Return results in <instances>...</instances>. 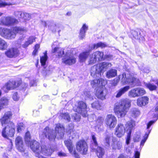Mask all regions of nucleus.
Wrapping results in <instances>:
<instances>
[{"label": "nucleus", "mask_w": 158, "mask_h": 158, "mask_svg": "<svg viewBox=\"0 0 158 158\" xmlns=\"http://www.w3.org/2000/svg\"><path fill=\"white\" fill-rule=\"evenodd\" d=\"M12 114L10 111L6 112L3 116L0 119L2 126L4 127L2 131V135L4 138L8 139L9 137L13 136L15 132V126L13 123L10 121Z\"/></svg>", "instance_id": "1"}, {"label": "nucleus", "mask_w": 158, "mask_h": 158, "mask_svg": "<svg viewBox=\"0 0 158 158\" xmlns=\"http://www.w3.org/2000/svg\"><path fill=\"white\" fill-rule=\"evenodd\" d=\"M54 131L49 127H46L44 129L43 133L50 141L54 142L56 136L58 139L63 138L64 132V127L62 125L57 124L55 127L56 135L55 134Z\"/></svg>", "instance_id": "2"}, {"label": "nucleus", "mask_w": 158, "mask_h": 158, "mask_svg": "<svg viewBox=\"0 0 158 158\" xmlns=\"http://www.w3.org/2000/svg\"><path fill=\"white\" fill-rule=\"evenodd\" d=\"M131 101L127 98L121 100L114 105V110L118 118L124 117L131 107Z\"/></svg>", "instance_id": "3"}, {"label": "nucleus", "mask_w": 158, "mask_h": 158, "mask_svg": "<svg viewBox=\"0 0 158 158\" xmlns=\"http://www.w3.org/2000/svg\"><path fill=\"white\" fill-rule=\"evenodd\" d=\"M27 31V28L23 27H15L12 30L0 27V35L6 39H10L15 38L16 34H22Z\"/></svg>", "instance_id": "4"}, {"label": "nucleus", "mask_w": 158, "mask_h": 158, "mask_svg": "<svg viewBox=\"0 0 158 158\" xmlns=\"http://www.w3.org/2000/svg\"><path fill=\"white\" fill-rule=\"evenodd\" d=\"M118 78L119 79H121L123 83L129 84L132 87L138 85L139 83V79L135 78L130 74L124 73L120 75Z\"/></svg>", "instance_id": "5"}, {"label": "nucleus", "mask_w": 158, "mask_h": 158, "mask_svg": "<svg viewBox=\"0 0 158 158\" xmlns=\"http://www.w3.org/2000/svg\"><path fill=\"white\" fill-rule=\"evenodd\" d=\"M93 142L91 145V148L93 152H96L97 156L99 158H102L104 154V150L101 147H98L96 141V137L94 135H92Z\"/></svg>", "instance_id": "6"}, {"label": "nucleus", "mask_w": 158, "mask_h": 158, "mask_svg": "<svg viewBox=\"0 0 158 158\" xmlns=\"http://www.w3.org/2000/svg\"><path fill=\"white\" fill-rule=\"evenodd\" d=\"M86 109V105L82 101L78 102L73 108L75 111L80 114L84 117H86L88 115Z\"/></svg>", "instance_id": "7"}, {"label": "nucleus", "mask_w": 158, "mask_h": 158, "mask_svg": "<svg viewBox=\"0 0 158 158\" xmlns=\"http://www.w3.org/2000/svg\"><path fill=\"white\" fill-rule=\"evenodd\" d=\"M76 61V58L71 50H68L62 59V62L65 64L71 65Z\"/></svg>", "instance_id": "8"}, {"label": "nucleus", "mask_w": 158, "mask_h": 158, "mask_svg": "<svg viewBox=\"0 0 158 158\" xmlns=\"http://www.w3.org/2000/svg\"><path fill=\"white\" fill-rule=\"evenodd\" d=\"M105 123L110 129H113L115 127L117 122L116 117L112 114L107 115L105 119Z\"/></svg>", "instance_id": "9"}, {"label": "nucleus", "mask_w": 158, "mask_h": 158, "mask_svg": "<svg viewBox=\"0 0 158 158\" xmlns=\"http://www.w3.org/2000/svg\"><path fill=\"white\" fill-rule=\"evenodd\" d=\"M146 93L144 89L142 88L137 87L131 89L128 93L129 96L135 98L143 95Z\"/></svg>", "instance_id": "10"}, {"label": "nucleus", "mask_w": 158, "mask_h": 158, "mask_svg": "<svg viewBox=\"0 0 158 158\" xmlns=\"http://www.w3.org/2000/svg\"><path fill=\"white\" fill-rule=\"evenodd\" d=\"M76 146L77 150L81 153L83 155L86 154L88 148L85 141L80 140L76 143Z\"/></svg>", "instance_id": "11"}, {"label": "nucleus", "mask_w": 158, "mask_h": 158, "mask_svg": "<svg viewBox=\"0 0 158 158\" xmlns=\"http://www.w3.org/2000/svg\"><path fill=\"white\" fill-rule=\"evenodd\" d=\"M64 143L67 148L69 152L76 158H80L78 154L76 152L75 149H73V145L72 142L70 140H67L64 141Z\"/></svg>", "instance_id": "12"}, {"label": "nucleus", "mask_w": 158, "mask_h": 158, "mask_svg": "<svg viewBox=\"0 0 158 158\" xmlns=\"http://www.w3.org/2000/svg\"><path fill=\"white\" fill-rule=\"evenodd\" d=\"M15 143L16 147L19 151L21 152H24L25 147L21 137L18 136L16 138Z\"/></svg>", "instance_id": "13"}, {"label": "nucleus", "mask_w": 158, "mask_h": 158, "mask_svg": "<svg viewBox=\"0 0 158 158\" xmlns=\"http://www.w3.org/2000/svg\"><path fill=\"white\" fill-rule=\"evenodd\" d=\"M17 21V19L11 16L2 17L1 19V23L6 26L12 25Z\"/></svg>", "instance_id": "14"}, {"label": "nucleus", "mask_w": 158, "mask_h": 158, "mask_svg": "<svg viewBox=\"0 0 158 158\" xmlns=\"http://www.w3.org/2000/svg\"><path fill=\"white\" fill-rule=\"evenodd\" d=\"M102 72L101 71L100 67L98 65H94L91 68L90 74L94 78L100 77Z\"/></svg>", "instance_id": "15"}, {"label": "nucleus", "mask_w": 158, "mask_h": 158, "mask_svg": "<svg viewBox=\"0 0 158 158\" xmlns=\"http://www.w3.org/2000/svg\"><path fill=\"white\" fill-rule=\"evenodd\" d=\"M125 130L123 124L118 123L115 128V134L118 137H121L124 135Z\"/></svg>", "instance_id": "16"}, {"label": "nucleus", "mask_w": 158, "mask_h": 158, "mask_svg": "<svg viewBox=\"0 0 158 158\" xmlns=\"http://www.w3.org/2000/svg\"><path fill=\"white\" fill-rule=\"evenodd\" d=\"M41 150L40 152V155H42L49 156H50L54 152V150L48 147L45 145L42 146L40 147Z\"/></svg>", "instance_id": "17"}, {"label": "nucleus", "mask_w": 158, "mask_h": 158, "mask_svg": "<svg viewBox=\"0 0 158 158\" xmlns=\"http://www.w3.org/2000/svg\"><path fill=\"white\" fill-rule=\"evenodd\" d=\"M5 53L8 57L11 58L18 56L19 54V51L17 48H12L9 49Z\"/></svg>", "instance_id": "18"}, {"label": "nucleus", "mask_w": 158, "mask_h": 158, "mask_svg": "<svg viewBox=\"0 0 158 158\" xmlns=\"http://www.w3.org/2000/svg\"><path fill=\"white\" fill-rule=\"evenodd\" d=\"M131 32L133 37L135 39L142 40H144L143 36L141 35L142 31L140 30L139 29H137L136 30H132Z\"/></svg>", "instance_id": "19"}, {"label": "nucleus", "mask_w": 158, "mask_h": 158, "mask_svg": "<svg viewBox=\"0 0 158 158\" xmlns=\"http://www.w3.org/2000/svg\"><path fill=\"white\" fill-rule=\"evenodd\" d=\"M89 46L87 50L80 54L79 58L80 62H84L86 61L89 57L90 52L91 51H89Z\"/></svg>", "instance_id": "20"}, {"label": "nucleus", "mask_w": 158, "mask_h": 158, "mask_svg": "<svg viewBox=\"0 0 158 158\" xmlns=\"http://www.w3.org/2000/svg\"><path fill=\"white\" fill-rule=\"evenodd\" d=\"M149 98L147 97H143L139 98L137 101V104L138 106H145L148 103Z\"/></svg>", "instance_id": "21"}, {"label": "nucleus", "mask_w": 158, "mask_h": 158, "mask_svg": "<svg viewBox=\"0 0 158 158\" xmlns=\"http://www.w3.org/2000/svg\"><path fill=\"white\" fill-rule=\"evenodd\" d=\"M135 126V121L131 120L128 121L126 124V129L127 132L131 134L132 130Z\"/></svg>", "instance_id": "22"}, {"label": "nucleus", "mask_w": 158, "mask_h": 158, "mask_svg": "<svg viewBox=\"0 0 158 158\" xmlns=\"http://www.w3.org/2000/svg\"><path fill=\"white\" fill-rule=\"evenodd\" d=\"M13 81H9L2 88V89L5 92H6L10 89H15V86L14 84Z\"/></svg>", "instance_id": "23"}, {"label": "nucleus", "mask_w": 158, "mask_h": 158, "mask_svg": "<svg viewBox=\"0 0 158 158\" xmlns=\"http://www.w3.org/2000/svg\"><path fill=\"white\" fill-rule=\"evenodd\" d=\"M53 53H55L56 56L59 57H61L64 54V49L59 47H55L52 51Z\"/></svg>", "instance_id": "24"}, {"label": "nucleus", "mask_w": 158, "mask_h": 158, "mask_svg": "<svg viewBox=\"0 0 158 158\" xmlns=\"http://www.w3.org/2000/svg\"><path fill=\"white\" fill-rule=\"evenodd\" d=\"M89 51H92L95 48H103L107 46V45L104 43L101 42H98L96 44H94L89 45Z\"/></svg>", "instance_id": "25"}, {"label": "nucleus", "mask_w": 158, "mask_h": 158, "mask_svg": "<svg viewBox=\"0 0 158 158\" xmlns=\"http://www.w3.org/2000/svg\"><path fill=\"white\" fill-rule=\"evenodd\" d=\"M9 99L5 97H2L0 99V106L2 109L6 108L9 103Z\"/></svg>", "instance_id": "26"}, {"label": "nucleus", "mask_w": 158, "mask_h": 158, "mask_svg": "<svg viewBox=\"0 0 158 158\" xmlns=\"http://www.w3.org/2000/svg\"><path fill=\"white\" fill-rule=\"evenodd\" d=\"M96 95L98 98L103 100L105 98L106 94L104 92L103 88H99L96 91Z\"/></svg>", "instance_id": "27"}, {"label": "nucleus", "mask_w": 158, "mask_h": 158, "mask_svg": "<svg viewBox=\"0 0 158 158\" xmlns=\"http://www.w3.org/2000/svg\"><path fill=\"white\" fill-rule=\"evenodd\" d=\"M113 143L112 144V147L113 149L119 150L122 147V143L118 140H115V139L113 140Z\"/></svg>", "instance_id": "28"}, {"label": "nucleus", "mask_w": 158, "mask_h": 158, "mask_svg": "<svg viewBox=\"0 0 158 158\" xmlns=\"http://www.w3.org/2000/svg\"><path fill=\"white\" fill-rule=\"evenodd\" d=\"M88 29V26L85 24H84L80 30L79 37L81 39H83L85 36L86 31Z\"/></svg>", "instance_id": "29"}, {"label": "nucleus", "mask_w": 158, "mask_h": 158, "mask_svg": "<svg viewBox=\"0 0 158 158\" xmlns=\"http://www.w3.org/2000/svg\"><path fill=\"white\" fill-rule=\"evenodd\" d=\"M117 75V70L114 69H111L106 72V77L108 78H111L114 77Z\"/></svg>", "instance_id": "30"}, {"label": "nucleus", "mask_w": 158, "mask_h": 158, "mask_svg": "<svg viewBox=\"0 0 158 158\" xmlns=\"http://www.w3.org/2000/svg\"><path fill=\"white\" fill-rule=\"evenodd\" d=\"M130 88L129 86H127L121 88L117 92V93L116 96V98L120 97L123 94L127 91Z\"/></svg>", "instance_id": "31"}, {"label": "nucleus", "mask_w": 158, "mask_h": 158, "mask_svg": "<svg viewBox=\"0 0 158 158\" xmlns=\"http://www.w3.org/2000/svg\"><path fill=\"white\" fill-rule=\"evenodd\" d=\"M100 67L101 71L102 73L105 71L108 68L112 66L111 64L108 62H103L98 65Z\"/></svg>", "instance_id": "32"}, {"label": "nucleus", "mask_w": 158, "mask_h": 158, "mask_svg": "<svg viewBox=\"0 0 158 158\" xmlns=\"http://www.w3.org/2000/svg\"><path fill=\"white\" fill-rule=\"evenodd\" d=\"M93 55L96 57L98 61L103 60L104 53L103 52L96 51L93 52Z\"/></svg>", "instance_id": "33"}, {"label": "nucleus", "mask_w": 158, "mask_h": 158, "mask_svg": "<svg viewBox=\"0 0 158 158\" xmlns=\"http://www.w3.org/2000/svg\"><path fill=\"white\" fill-rule=\"evenodd\" d=\"M140 114V112L137 108H133L131 109V115L133 118H137Z\"/></svg>", "instance_id": "34"}, {"label": "nucleus", "mask_w": 158, "mask_h": 158, "mask_svg": "<svg viewBox=\"0 0 158 158\" xmlns=\"http://www.w3.org/2000/svg\"><path fill=\"white\" fill-rule=\"evenodd\" d=\"M35 37L33 36L30 37L28 40L26 41L24 44L23 45V47L26 48L30 44H32L35 41Z\"/></svg>", "instance_id": "35"}, {"label": "nucleus", "mask_w": 158, "mask_h": 158, "mask_svg": "<svg viewBox=\"0 0 158 158\" xmlns=\"http://www.w3.org/2000/svg\"><path fill=\"white\" fill-rule=\"evenodd\" d=\"M92 107L98 110L101 109V103L98 101H96L91 104Z\"/></svg>", "instance_id": "36"}, {"label": "nucleus", "mask_w": 158, "mask_h": 158, "mask_svg": "<svg viewBox=\"0 0 158 158\" xmlns=\"http://www.w3.org/2000/svg\"><path fill=\"white\" fill-rule=\"evenodd\" d=\"M104 119V118L102 117H98L96 122L98 124L97 126L96 127V129L98 128V129L100 128V130L102 129V128L100 127L101 126V125L103 123Z\"/></svg>", "instance_id": "37"}, {"label": "nucleus", "mask_w": 158, "mask_h": 158, "mask_svg": "<svg viewBox=\"0 0 158 158\" xmlns=\"http://www.w3.org/2000/svg\"><path fill=\"white\" fill-rule=\"evenodd\" d=\"M93 53L89 56V64H93L95 63L96 62L98 61L95 56L93 55Z\"/></svg>", "instance_id": "38"}, {"label": "nucleus", "mask_w": 158, "mask_h": 158, "mask_svg": "<svg viewBox=\"0 0 158 158\" xmlns=\"http://www.w3.org/2000/svg\"><path fill=\"white\" fill-rule=\"evenodd\" d=\"M7 47L6 42L0 38V49L4 50Z\"/></svg>", "instance_id": "39"}, {"label": "nucleus", "mask_w": 158, "mask_h": 158, "mask_svg": "<svg viewBox=\"0 0 158 158\" xmlns=\"http://www.w3.org/2000/svg\"><path fill=\"white\" fill-rule=\"evenodd\" d=\"M144 84L145 86L151 91L155 90L157 88L156 86L155 85L150 83H145Z\"/></svg>", "instance_id": "40"}, {"label": "nucleus", "mask_w": 158, "mask_h": 158, "mask_svg": "<svg viewBox=\"0 0 158 158\" xmlns=\"http://www.w3.org/2000/svg\"><path fill=\"white\" fill-rule=\"evenodd\" d=\"M47 59V51H45L44 53V56L40 57V62L42 66H44L45 65Z\"/></svg>", "instance_id": "41"}, {"label": "nucleus", "mask_w": 158, "mask_h": 158, "mask_svg": "<svg viewBox=\"0 0 158 158\" xmlns=\"http://www.w3.org/2000/svg\"><path fill=\"white\" fill-rule=\"evenodd\" d=\"M102 81L101 79H96L92 81L91 82V85L93 87L97 86Z\"/></svg>", "instance_id": "42"}, {"label": "nucleus", "mask_w": 158, "mask_h": 158, "mask_svg": "<svg viewBox=\"0 0 158 158\" xmlns=\"http://www.w3.org/2000/svg\"><path fill=\"white\" fill-rule=\"evenodd\" d=\"M110 136L107 135L105 138L104 144L106 148L109 147L110 146Z\"/></svg>", "instance_id": "43"}, {"label": "nucleus", "mask_w": 158, "mask_h": 158, "mask_svg": "<svg viewBox=\"0 0 158 158\" xmlns=\"http://www.w3.org/2000/svg\"><path fill=\"white\" fill-rule=\"evenodd\" d=\"M25 140L27 144H29L31 141L30 134L29 131H27L25 134Z\"/></svg>", "instance_id": "44"}, {"label": "nucleus", "mask_w": 158, "mask_h": 158, "mask_svg": "<svg viewBox=\"0 0 158 158\" xmlns=\"http://www.w3.org/2000/svg\"><path fill=\"white\" fill-rule=\"evenodd\" d=\"M31 18V16L30 14L26 12H23L22 19L25 20H30Z\"/></svg>", "instance_id": "45"}, {"label": "nucleus", "mask_w": 158, "mask_h": 158, "mask_svg": "<svg viewBox=\"0 0 158 158\" xmlns=\"http://www.w3.org/2000/svg\"><path fill=\"white\" fill-rule=\"evenodd\" d=\"M60 116L64 119L67 120L69 121L70 120V117L67 113H62L61 114Z\"/></svg>", "instance_id": "46"}, {"label": "nucleus", "mask_w": 158, "mask_h": 158, "mask_svg": "<svg viewBox=\"0 0 158 158\" xmlns=\"http://www.w3.org/2000/svg\"><path fill=\"white\" fill-rule=\"evenodd\" d=\"M23 13V12L21 11H15L14 12V15L16 17L20 19H22Z\"/></svg>", "instance_id": "47"}, {"label": "nucleus", "mask_w": 158, "mask_h": 158, "mask_svg": "<svg viewBox=\"0 0 158 158\" xmlns=\"http://www.w3.org/2000/svg\"><path fill=\"white\" fill-rule=\"evenodd\" d=\"M24 124L22 123H20L18 124L17 130L18 132H20L24 129Z\"/></svg>", "instance_id": "48"}, {"label": "nucleus", "mask_w": 158, "mask_h": 158, "mask_svg": "<svg viewBox=\"0 0 158 158\" xmlns=\"http://www.w3.org/2000/svg\"><path fill=\"white\" fill-rule=\"evenodd\" d=\"M12 4L10 3H7L5 2H2L0 0V7H2L12 5Z\"/></svg>", "instance_id": "49"}, {"label": "nucleus", "mask_w": 158, "mask_h": 158, "mask_svg": "<svg viewBox=\"0 0 158 158\" xmlns=\"http://www.w3.org/2000/svg\"><path fill=\"white\" fill-rule=\"evenodd\" d=\"M22 81L21 80L19 79L16 81H13V82H15L14 84L15 86V89L19 86L22 83Z\"/></svg>", "instance_id": "50"}, {"label": "nucleus", "mask_w": 158, "mask_h": 158, "mask_svg": "<svg viewBox=\"0 0 158 158\" xmlns=\"http://www.w3.org/2000/svg\"><path fill=\"white\" fill-rule=\"evenodd\" d=\"M131 134L127 133V135L126 139V143L128 145L129 144L131 140Z\"/></svg>", "instance_id": "51"}, {"label": "nucleus", "mask_w": 158, "mask_h": 158, "mask_svg": "<svg viewBox=\"0 0 158 158\" xmlns=\"http://www.w3.org/2000/svg\"><path fill=\"white\" fill-rule=\"evenodd\" d=\"M90 92L88 91H85L84 93V95L85 96V98L86 99L87 98H91V94H90Z\"/></svg>", "instance_id": "52"}, {"label": "nucleus", "mask_w": 158, "mask_h": 158, "mask_svg": "<svg viewBox=\"0 0 158 158\" xmlns=\"http://www.w3.org/2000/svg\"><path fill=\"white\" fill-rule=\"evenodd\" d=\"M69 127L70 128L68 132H69L70 135L73 133V126L72 124L69 125Z\"/></svg>", "instance_id": "53"}, {"label": "nucleus", "mask_w": 158, "mask_h": 158, "mask_svg": "<svg viewBox=\"0 0 158 158\" xmlns=\"http://www.w3.org/2000/svg\"><path fill=\"white\" fill-rule=\"evenodd\" d=\"M151 130H148L145 133V134L144 136V138L143 139L147 140L148 138V136L149 135L151 132Z\"/></svg>", "instance_id": "54"}, {"label": "nucleus", "mask_w": 158, "mask_h": 158, "mask_svg": "<svg viewBox=\"0 0 158 158\" xmlns=\"http://www.w3.org/2000/svg\"><path fill=\"white\" fill-rule=\"evenodd\" d=\"M12 98L15 101H17L19 99V97L17 93H15L13 94Z\"/></svg>", "instance_id": "55"}, {"label": "nucleus", "mask_w": 158, "mask_h": 158, "mask_svg": "<svg viewBox=\"0 0 158 158\" xmlns=\"http://www.w3.org/2000/svg\"><path fill=\"white\" fill-rule=\"evenodd\" d=\"M75 116H74V119L77 121H79L80 118V116L79 115H77L76 114Z\"/></svg>", "instance_id": "56"}, {"label": "nucleus", "mask_w": 158, "mask_h": 158, "mask_svg": "<svg viewBox=\"0 0 158 158\" xmlns=\"http://www.w3.org/2000/svg\"><path fill=\"white\" fill-rule=\"evenodd\" d=\"M156 120L154 121H150L147 124V129H148L150 126L153 123H154L156 121Z\"/></svg>", "instance_id": "57"}, {"label": "nucleus", "mask_w": 158, "mask_h": 158, "mask_svg": "<svg viewBox=\"0 0 158 158\" xmlns=\"http://www.w3.org/2000/svg\"><path fill=\"white\" fill-rule=\"evenodd\" d=\"M105 58L108 60H110L113 58V56L111 55H107L105 56Z\"/></svg>", "instance_id": "58"}, {"label": "nucleus", "mask_w": 158, "mask_h": 158, "mask_svg": "<svg viewBox=\"0 0 158 158\" xmlns=\"http://www.w3.org/2000/svg\"><path fill=\"white\" fill-rule=\"evenodd\" d=\"M140 136L139 135H137L135 137H134V140L135 142H138L140 138Z\"/></svg>", "instance_id": "59"}, {"label": "nucleus", "mask_w": 158, "mask_h": 158, "mask_svg": "<svg viewBox=\"0 0 158 158\" xmlns=\"http://www.w3.org/2000/svg\"><path fill=\"white\" fill-rule=\"evenodd\" d=\"M58 155L60 157H64L66 156V154L61 152H59L58 153Z\"/></svg>", "instance_id": "60"}, {"label": "nucleus", "mask_w": 158, "mask_h": 158, "mask_svg": "<svg viewBox=\"0 0 158 158\" xmlns=\"http://www.w3.org/2000/svg\"><path fill=\"white\" fill-rule=\"evenodd\" d=\"M118 158H131V157L127 156H124L123 154H120Z\"/></svg>", "instance_id": "61"}, {"label": "nucleus", "mask_w": 158, "mask_h": 158, "mask_svg": "<svg viewBox=\"0 0 158 158\" xmlns=\"http://www.w3.org/2000/svg\"><path fill=\"white\" fill-rule=\"evenodd\" d=\"M135 158H139L140 153L138 151H136L135 154Z\"/></svg>", "instance_id": "62"}, {"label": "nucleus", "mask_w": 158, "mask_h": 158, "mask_svg": "<svg viewBox=\"0 0 158 158\" xmlns=\"http://www.w3.org/2000/svg\"><path fill=\"white\" fill-rule=\"evenodd\" d=\"M31 86H35L36 85V82L35 81H31L30 82Z\"/></svg>", "instance_id": "63"}, {"label": "nucleus", "mask_w": 158, "mask_h": 158, "mask_svg": "<svg viewBox=\"0 0 158 158\" xmlns=\"http://www.w3.org/2000/svg\"><path fill=\"white\" fill-rule=\"evenodd\" d=\"M146 140L143 139L141 141V143H140V146H143L144 144V143L146 141Z\"/></svg>", "instance_id": "64"}]
</instances>
